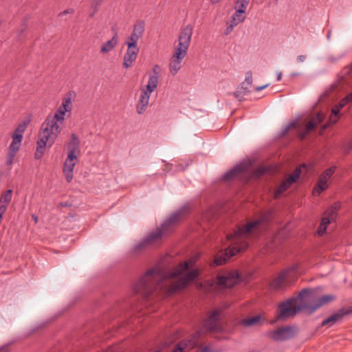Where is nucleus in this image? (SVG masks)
Returning <instances> with one entry per match:
<instances>
[{"label":"nucleus","mask_w":352,"mask_h":352,"mask_svg":"<svg viewBox=\"0 0 352 352\" xmlns=\"http://www.w3.org/2000/svg\"><path fill=\"white\" fill-rule=\"evenodd\" d=\"M199 257V255L193 256L178 265L171 272L161 265H157L138 280L134 286V291L145 297L154 292L173 294L184 288L199 276L198 270L193 269Z\"/></svg>","instance_id":"1"},{"label":"nucleus","mask_w":352,"mask_h":352,"mask_svg":"<svg viewBox=\"0 0 352 352\" xmlns=\"http://www.w3.org/2000/svg\"><path fill=\"white\" fill-rule=\"evenodd\" d=\"M273 217V212L268 210L248 221L242 226H239L233 234L227 236L230 242L226 250V257L218 256L214 263L217 265L224 263L228 258L237 252L245 250L249 245V241L257 238L268 228L269 223Z\"/></svg>","instance_id":"2"},{"label":"nucleus","mask_w":352,"mask_h":352,"mask_svg":"<svg viewBox=\"0 0 352 352\" xmlns=\"http://www.w3.org/2000/svg\"><path fill=\"white\" fill-rule=\"evenodd\" d=\"M334 299L335 296L331 294L324 295L316 299L314 291L305 289L299 293L296 298L289 299L278 306L277 320H283L294 316L303 309L309 314H311L320 307L328 304Z\"/></svg>","instance_id":"3"},{"label":"nucleus","mask_w":352,"mask_h":352,"mask_svg":"<svg viewBox=\"0 0 352 352\" xmlns=\"http://www.w3.org/2000/svg\"><path fill=\"white\" fill-rule=\"evenodd\" d=\"M221 312L219 310H214L204 321L202 328L193 333L189 340H185L177 344L172 352H188L197 347L201 336L206 332H220L223 327L220 322Z\"/></svg>","instance_id":"4"},{"label":"nucleus","mask_w":352,"mask_h":352,"mask_svg":"<svg viewBox=\"0 0 352 352\" xmlns=\"http://www.w3.org/2000/svg\"><path fill=\"white\" fill-rule=\"evenodd\" d=\"M193 28L192 25L188 24L180 30L177 41L175 43L174 52L169 63V71L173 76L176 75L182 67V62L186 57L190 44Z\"/></svg>","instance_id":"5"},{"label":"nucleus","mask_w":352,"mask_h":352,"mask_svg":"<svg viewBox=\"0 0 352 352\" xmlns=\"http://www.w3.org/2000/svg\"><path fill=\"white\" fill-rule=\"evenodd\" d=\"M67 157L63 164V173L67 182H70L73 179V172L75 166L78 162L81 153L80 140L76 133H72L70 139L66 144Z\"/></svg>","instance_id":"6"},{"label":"nucleus","mask_w":352,"mask_h":352,"mask_svg":"<svg viewBox=\"0 0 352 352\" xmlns=\"http://www.w3.org/2000/svg\"><path fill=\"white\" fill-rule=\"evenodd\" d=\"M182 215V211H177L173 214L162 224L160 228H157L156 231L150 233L145 239L136 244L133 248V251L135 252H139L143 250L148 244L158 241L161 238L163 232L167 231L172 224L176 223L181 218Z\"/></svg>","instance_id":"7"},{"label":"nucleus","mask_w":352,"mask_h":352,"mask_svg":"<svg viewBox=\"0 0 352 352\" xmlns=\"http://www.w3.org/2000/svg\"><path fill=\"white\" fill-rule=\"evenodd\" d=\"M76 94L74 91H69L62 98L61 104L56 109L52 118L61 124H64L67 113H71L73 109L72 102L76 98Z\"/></svg>","instance_id":"8"},{"label":"nucleus","mask_w":352,"mask_h":352,"mask_svg":"<svg viewBox=\"0 0 352 352\" xmlns=\"http://www.w3.org/2000/svg\"><path fill=\"white\" fill-rule=\"evenodd\" d=\"M239 276L236 270L223 272L217 275L211 286L219 289L231 287L239 281Z\"/></svg>","instance_id":"9"},{"label":"nucleus","mask_w":352,"mask_h":352,"mask_svg":"<svg viewBox=\"0 0 352 352\" xmlns=\"http://www.w3.org/2000/svg\"><path fill=\"white\" fill-rule=\"evenodd\" d=\"M63 124L58 122L54 119L48 117L47 126H45V147L52 146L60 133Z\"/></svg>","instance_id":"10"},{"label":"nucleus","mask_w":352,"mask_h":352,"mask_svg":"<svg viewBox=\"0 0 352 352\" xmlns=\"http://www.w3.org/2000/svg\"><path fill=\"white\" fill-rule=\"evenodd\" d=\"M298 265H294L291 267L283 270L278 276L272 281L271 287L276 289L283 288L294 278L298 272Z\"/></svg>","instance_id":"11"},{"label":"nucleus","mask_w":352,"mask_h":352,"mask_svg":"<svg viewBox=\"0 0 352 352\" xmlns=\"http://www.w3.org/2000/svg\"><path fill=\"white\" fill-rule=\"evenodd\" d=\"M155 89L157 88L147 84L140 89V97L135 107L138 114L141 115L145 112L149 104L151 95Z\"/></svg>","instance_id":"12"},{"label":"nucleus","mask_w":352,"mask_h":352,"mask_svg":"<svg viewBox=\"0 0 352 352\" xmlns=\"http://www.w3.org/2000/svg\"><path fill=\"white\" fill-rule=\"evenodd\" d=\"M338 210V206L337 205L332 206L327 210L322 218L321 223L317 231L318 235H323L327 230V226L336 220Z\"/></svg>","instance_id":"13"},{"label":"nucleus","mask_w":352,"mask_h":352,"mask_svg":"<svg viewBox=\"0 0 352 352\" xmlns=\"http://www.w3.org/2000/svg\"><path fill=\"white\" fill-rule=\"evenodd\" d=\"M296 333V329L293 327L286 326L269 333L270 337L276 341H283L292 338Z\"/></svg>","instance_id":"14"},{"label":"nucleus","mask_w":352,"mask_h":352,"mask_svg":"<svg viewBox=\"0 0 352 352\" xmlns=\"http://www.w3.org/2000/svg\"><path fill=\"white\" fill-rule=\"evenodd\" d=\"M336 167L332 166L327 169L319 177L317 186L314 188V195H318L321 192L327 188V182L336 170Z\"/></svg>","instance_id":"15"},{"label":"nucleus","mask_w":352,"mask_h":352,"mask_svg":"<svg viewBox=\"0 0 352 352\" xmlns=\"http://www.w3.org/2000/svg\"><path fill=\"white\" fill-rule=\"evenodd\" d=\"M336 167L332 166L327 169L319 177L317 186L314 188V195H318L321 192L327 188V182L336 170Z\"/></svg>","instance_id":"16"},{"label":"nucleus","mask_w":352,"mask_h":352,"mask_svg":"<svg viewBox=\"0 0 352 352\" xmlns=\"http://www.w3.org/2000/svg\"><path fill=\"white\" fill-rule=\"evenodd\" d=\"M30 123L29 120H25L19 123L14 132L11 134L12 142L10 144L17 146L22 145L23 134Z\"/></svg>","instance_id":"17"},{"label":"nucleus","mask_w":352,"mask_h":352,"mask_svg":"<svg viewBox=\"0 0 352 352\" xmlns=\"http://www.w3.org/2000/svg\"><path fill=\"white\" fill-rule=\"evenodd\" d=\"M245 19V13L235 10L229 21L226 23V28L224 34L228 36L233 31L234 28L239 24L243 23Z\"/></svg>","instance_id":"18"},{"label":"nucleus","mask_w":352,"mask_h":352,"mask_svg":"<svg viewBox=\"0 0 352 352\" xmlns=\"http://www.w3.org/2000/svg\"><path fill=\"white\" fill-rule=\"evenodd\" d=\"M301 173L300 168H298L296 170L279 185L275 191L274 196L278 197L281 193L285 191L289 186L294 183L299 177Z\"/></svg>","instance_id":"19"},{"label":"nucleus","mask_w":352,"mask_h":352,"mask_svg":"<svg viewBox=\"0 0 352 352\" xmlns=\"http://www.w3.org/2000/svg\"><path fill=\"white\" fill-rule=\"evenodd\" d=\"M351 312V311L349 309H341L324 320L322 322V326L331 327L335 323L341 321L345 316L349 314Z\"/></svg>","instance_id":"20"},{"label":"nucleus","mask_w":352,"mask_h":352,"mask_svg":"<svg viewBox=\"0 0 352 352\" xmlns=\"http://www.w3.org/2000/svg\"><path fill=\"white\" fill-rule=\"evenodd\" d=\"M139 49L127 48L123 57V67L125 69L132 66L133 63L137 59Z\"/></svg>","instance_id":"21"},{"label":"nucleus","mask_w":352,"mask_h":352,"mask_svg":"<svg viewBox=\"0 0 352 352\" xmlns=\"http://www.w3.org/2000/svg\"><path fill=\"white\" fill-rule=\"evenodd\" d=\"M161 67L159 65H155L151 73L148 74L147 85L157 88L160 83Z\"/></svg>","instance_id":"22"},{"label":"nucleus","mask_w":352,"mask_h":352,"mask_svg":"<svg viewBox=\"0 0 352 352\" xmlns=\"http://www.w3.org/2000/svg\"><path fill=\"white\" fill-rule=\"evenodd\" d=\"M118 43V36L117 33H116L111 39L102 43L100 47V53L102 54H108L116 48Z\"/></svg>","instance_id":"23"},{"label":"nucleus","mask_w":352,"mask_h":352,"mask_svg":"<svg viewBox=\"0 0 352 352\" xmlns=\"http://www.w3.org/2000/svg\"><path fill=\"white\" fill-rule=\"evenodd\" d=\"M247 169V166L244 164H239L236 166H234L232 169H231L230 171L226 173L223 176V179L225 181L230 180L233 178L237 177L241 174H242L243 172H245Z\"/></svg>","instance_id":"24"},{"label":"nucleus","mask_w":352,"mask_h":352,"mask_svg":"<svg viewBox=\"0 0 352 352\" xmlns=\"http://www.w3.org/2000/svg\"><path fill=\"white\" fill-rule=\"evenodd\" d=\"M21 146L10 144L8 148V152L6 156V165L11 166L14 161V158L21 148Z\"/></svg>","instance_id":"25"},{"label":"nucleus","mask_w":352,"mask_h":352,"mask_svg":"<svg viewBox=\"0 0 352 352\" xmlns=\"http://www.w3.org/2000/svg\"><path fill=\"white\" fill-rule=\"evenodd\" d=\"M144 32V23L142 21H139L134 25L133 31L130 35L139 41V39L142 36Z\"/></svg>","instance_id":"26"},{"label":"nucleus","mask_w":352,"mask_h":352,"mask_svg":"<svg viewBox=\"0 0 352 352\" xmlns=\"http://www.w3.org/2000/svg\"><path fill=\"white\" fill-rule=\"evenodd\" d=\"M44 155V138L39 135L38 140L37 141V147L34 153V158L36 160H40Z\"/></svg>","instance_id":"27"},{"label":"nucleus","mask_w":352,"mask_h":352,"mask_svg":"<svg viewBox=\"0 0 352 352\" xmlns=\"http://www.w3.org/2000/svg\"><path fill=\"white\" fill-rule=\"evenodd\" d=\"M12 197V190L9 189L3 192L0 197V204L8 206Z\"/></svg>","instance_id":"28"},{"label":"nucleus","mask_w":352,"mask_h":352,"mask_svg":"<svg viewBox=\"0 0 352 352\" xmlns=\"http://www.w3.org/2000/svg\"><path fill=\"white\" fill-rule=\"evenodd\" d=\"M250 0H237L234 6V10L245 13Z\"/></svg>","instance_id":"29"},{"label":"nucleus","mask_w":352,"mask_h":352,"mask_svg":"<svg viewBox=\"0 0 352 352\" xmlns=\"http://www.w3.org/2000/svg\"><path fill=\"white\" fill-rule=\"evenodd\" d=\"M138 41L133 38L132 36L129 35L127 38V40L125 42V44L127 46V48L131 49H139L138 46Z\"/></svg>","instance_id":"30"},{"label":"nucleus","mask_w":352,"mask_h":352,"mask_svg":"<svg viewBox=\"0 0 352 352\" xmlns=\"http://www.w3.org/2000/svg\"><path fill=\"white\" fill-rule=\"evenodd\" d=\"M341 109L337 106V105H335L333 108H332V110H331V118H330V121L332 123H336L338 120V116L339 114V112Z\"/></svg>","instance_id":"31"},{"label":"nucleus","mask_w":352,"mask_h":352,"mask_svg":"<svg viewBox=\"0 0 352 352\" xmlns=\"http://www.w3.org/2000/svg\"><path fill=\"white\" fill-rule=\"evenodd\" d=\"M352 101V93L348 94L344 98L339 102L338 104H336L340 109H342L347 103Z\"/></svg>","instance_id":"32"},{"label":"nucleus","mask_w":352,"mask_h":352,"mask_svg":"<svg viewBox=\"0 0 352 352\" xmlns=\"http://www.w3.org/2000/svg\"><path fill=\"white\" fill-rule=\"evenodd\" d=\"M261 319L260 316H254L244 320V324L245 326H252L257 324Z\"/></svg>","instance_id":"33"},{"label":"nucleus","mask_w":352,"mask_h":352,"mask_svg":"<svg viewBox=\"0 0 352 352\" xmlns=\"http://www.w3.org/2000/svg\"><path fill=\"white\" fill-rule=\"evenodd\" d=\"M266 172V169L264 167H259L256 169L252 175V177L254 178H258L262 175H263Z\"/></svg>","instance_id":"34"},{"label":"nucleus","mask_w":352,"mask_h":352,"mask_svg":"<svg viewBox=\"0 0 352 352\" xmlns=\"http://www.w3.org/2000/svg\"><path fill=\"white\" fill-rule=\"evenodd\" d=\"M252 74L251 72H248L245 75V81L243 82V85L247 84L248 85H251L252 84Z\"/></svg>","instance_id":"35"},{"label":"nucleus","mask_w":352,"mask_h":352,"mask_svg":"<svg viewBox=\"0 0 352 352\" xmlns=\"http://www.w3.org/2000/svg\"><path fill=\"white\" fill-rule=\"evenodd\" d=\"M16 340L10 341L0 348V352H10V346L13 344Z\"/></svg>","instance_id":"36"},{"label":"nucleus","mask_w":352,"mask_h":352,"mask_svg":"<svg viewBox=\"0 0 352 352\" xmlns=\"http://www.w3.org/2000/svg\"><path fill=\"white\" fill-rule=\"evenodd\" d=\"M315 126H316V124H315V123H314V122H312V121L309 122L306 126V131L309 132V131H311L312 129H314L315 128Z\"/></svg>","instance_id":"37"},{"label":"nucleus","mask_w":352,"mask_h":352,"mask_svg":"<svg viewBox=\"0 0 352 352\" xmlns=\"http://www.w3.org/2000/svg\"><path fill=\"white\" fill-rule=\"evenodd\" d=\"M74 13V9L73 8H69V9H67L65 10H64L63 12H61L60 14H59V16H63V15L65 14H73Z\"/></svg>","instance_id":"38"},{"label":"nucleus","mask_w":352,"mask_h":352,"mask_svg":"<svg viewBox=\"0 0 352 352\" xmlns=\"http://www.w3.org/2000/svg\"><path fill=\"white\" fill-rule=\"evenodd\" d=\"M7 208H8V206H5L4 204H0V216L3 217V214L6 211Z\"/></svg>","instance_id":"39"},{"label":"nucleus","mask_w":352,"mask_h":352,"mask_svg":"<svg viewBox=\"0 0 352 352\" xmlns=\"http://www.w3.org/2000/svg\"><path fill=\"white\" fill-rule=\"evenodd\" d=\"M307 56L305 55H299L296 60L298 63H302L306 60Z\"/></svg>","instance_id":"40"},{"label":"nucleus","mask_w":352,"mask_h":352,"mask_svg":"<svg viewBox=\"0 0 352 352\" xmlns=\"http://www.w3.org/2000/svg\"><path fill=\"white\" fill-rule=\"evenodd\" d=\"M351 150H352V141L348 144V145L344 148L345 153H349Z\"/></svg>","instance_id":"41"},{"label":"nucleus","mask_w":352,"mask_h":352,"mask_svg":"<svg viewBox=\"0 0 352 352\" xmlns=\"http://www.w3.org/2000/svg\"><path fill=\"white\" fill-rule=\"evenodd\" d=\"M268 86H269V84H266V85H263V86L256 87L255 88V91H261V90H263V89H265V88H266V87H267Z\"/></svg>","instance_id":"42"},{"label":"nucleus","mask_w":352,"mask_h":352,"mask_svg":"<svg viewBox=\"0 0 352 352\" xmlns=\"http://www.w3.org/2000/svg\"><path fill=\"white\" fill-rule=\"evenodd\" d=\"M317 119H318V122H321L322 121V120H323V116H322V114H321V113H318V114L317 115Z\"/></svg>","instance_id":"43"},{"label":"nucleus","mask_w":352,"mask_h":352,"mask_svg":"<svg viewBox=\"0 0 352 352\" xmlns=\"http://www.w3.org/2000/svg\"><path fill=\"white\" fill-rule=\"evenodd\" d=\"M202 352H211L210 350V347L208 346H206L202 349Z\"/></svg>","instance_id":"44"},{"label":"nucleus","mask_w":352,"mask_h":352,"mask_svg":"<svg viewBox=\"0 0 352 352\" xmlns=\"http://www.w3.org/2000/svg\"><path fill=\"white\" fill-rule=\"evenodd\" d=\"M295 124H296L295 123H291V124H289L287 126V128L285 129V131H288L290 128H292V127H294Z\"/></svg>","instance_id":"45"},{"label":"nucleus","mask_w":352,"mask_h":352,"mask_svg":"<svg viewBox=\"0 0 352 352\" xmlns=\"http://www.w3.org/2000/svg\"><path fill=\"white\" fill-rule=\"evenodd\" d=\"M282 73L280 72L277 74V80L280 81L281 80Z\"/></svg>","instance_id":"46"},{"label":"nucleus","mask_w":352,"mask_h":352,"mask_svg":"<svg viewBox=\"0 0 352 352\" xmlns=\"http://www.w3.org/2000/svg\"><path fill=\"white\" fill-rule=\"evenodd\" d=\"M221 1V0H211V3L212 4H216V3H219Z\"/></svg>","instance_id":"47"},{"label":"nucleus","mask_w":352,"mask_h":352,"mask_svg":"<svg viewBox=\"0 0 352 352\" xmlns=\"http://www.w3.org/2000/svg\"><path fill=\"white\" fill-rule=\"evenodd\" d=\"M345 70H346L345 73H348V72H352V65H351V67H349V68H346V69H345Z\"/></svg>","instance_id":"48"},{"label":"nucleus","mask_w":352,"mask_h":352,"mask_svg":"<svg viewBox=\"0 0 352 352\" xmlns=\"http://www.w3.org/2000/svg\"><path fill=\"white\" fill-rule=\"evenodd\" d=\"M32 218L34 219L35 222L37 221V217L35 215H32Z\"/></svg>","instance_id":"49"},{"label":"nucleus","mask_w":352,"mask_h":352,"mask_svg":"<svg viewBox=\"0 0 352 352\" xmlns=\"http://www.w3.org/2000/svg\"><path fill=\"white\" fill-rule=\"evenodd\" d=\"M155 352H160V351H155Z\"/></svg>","instance_id":"50"},{"label":"nucleus","mask_w":352,"mask_h":352,"mask_svg":"<svg viewBox=\"0 0 352 352\" xmlns=\"http://www.w3.org/2000/svg\"><path fill=\"white\" fill-rule=\"evenodd\" d=\"M102 0H100V1H101Z\"/></svg>","instance_id":"51"}]
</instances>
